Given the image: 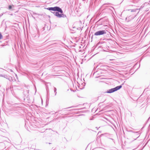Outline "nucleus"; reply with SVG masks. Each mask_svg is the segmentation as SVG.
I'll return each mask as SVG.
<instances>
[{"instance_id":"nucleus-1","label":"nucleus","mask_w":150,"mask_h":150,"mask_svg":"<svg viewBox=\"0 0 150 150\" xmlns=\"http://www.w3.org/2000/svg\"><path fill=\"white\" fill-rule=\"evenodd\" d=\"M47 9L49 11H52L56 12H54L53 13L58 18H66L67 19L65 14H64L62 9L58 6L54 7H48Z\"/></svg>"},{"instance_id":"nucleus-2","label":"nucleus","mask_w":150,"mask_h":150,"mask_svg":"<svg viewBox=\"0 0 150 150\" xmlns=\"http://www.w3.org/2000/svg\"><path fill=\"white\" fill-rule=\"evenodd\" d=\"M123 83H122L120 86H117L114 88L110 89L107 90V91L105 92L104 93H111L116 91L120 89L122 87V85H123Z\"/></svg>"},{"instance_id":"nucleus-3","label":"nucleus","mask_w":150,"mask_h":150,"mask_svg":"<svg viewBox=\"0 0 150 150\" xmlns=\"http://www.w3.org/2000/svg\"><path fill=\"white\" fill-rule=\"evenodd\" d=\"M107 31L106 30H100L96 32L94 35L96 36H98L106 34Z\"/></svg>"},{"instance_id":"nucleus-4","label":"nucleus","mask_w":150,"mask_h":150,"mask_svg":"<svg viewBox=\"0 0 150 150\" xmlns=\"http://www.w3.org/2000/svg\"><path fill=\"white\" fill-rule=\"evenodd\" d=\"M5 78L8 79L10 81H13L14 82L16 81L14 77H13L8 75H6Z\"/></svg>"},{"instance_id":"nucleus-5","label":"nucleus","mask_w":150,"mask_h":150,"mask_svg":"<svg viewBox=\"0 0 150 150\" xmlns=\"http://www.w3.org/2000/svg\"><path fill=\"white\" fill-rule=\"evenodd\" d=\"M140 135V133H139V132H136L134 133V136H136L137 137L134 140H135L137 139L138 138Z\"/></svg>"},{"instance_id":"nucleus-6","label":"nucleus","mask_w":150,"mask_h":150,"mask_svg":"<svg viewBox=\"0 0 150 150\" xmlns=\"http://www.w3.org/2000/svg\"><path fill=\"white\" fill-rule=\"evenodd\" d=\"M102 65L101 64H100L98 66V67L100 66L101 67V68H102L103 69H99V70H105L106 69H107V67L105 66H103L101 65Z\"/></svg>"},{"instance_id":"nucleus-7","label":"nucleus","mask_w":150,"mask_h":150,"mask_svg":"<svg viewBox=\"0 0 150 150\" xmlns=\"http://www.w3.org/2000/svg\"><path fill=\"white\" fill-rule=\"evenodd\" d=\"M136 15L137 14L135 15H134L133 16H129L128 17V18L130 20H132L136 16Z\"/></svg>"},{"instance_id":"nucleus-8","label":"nucleus","mask_w":150,"mask_h":150,"mask_svg":"<svg viewBox=\"0 0 150 150\" xmlns=\"http://www.w3.org/2000/svg\"><path fill=\"white\" fill-rule=\"evenodd\" d=\"M138 10V9H129L128 10V11H130L131 12H135L137 11Z\"/></svg>"},{"instance_id":"nucleus-9","label":"nucleus","mask_w":150,"mask_h":150,"mask_svg":"<svg viewBox=\"0 0 150 150\" xmlns=\"http://www.w3.org/2000/svg\"><path fill=\"white\" fill-rule=\"evenodd\" d=\"M54 92L55 93V95H56V94H57V88H56L55 87H54Z\"/></svg>"},{"instance_id":"nucleus-10","label":"nucleus","mask_w":150,"mask_h":150,"mask_svg":"<svg viewBox=\"0 0 150 150\" xmlns=\"http://www.w3.org/2000/svg\"><path fill=\"white\" fill-rule=\"evenodd\" d=\"M109 134H108V133H105V134H102V135L103 136H107L109 135Z\"/></svg>"},{"instance_id":"nucleus-11","label":"nucleus","mask_w":150,"mask_h":150,"mask_svg":"<svg viewBox=\"0 0 150 150\" xmlns=\"http://www.w3.org/2000/svg\"><path fill=\"white\" fill-rule=\"evenodd\" d=\"M5 76H6L5 74L3 75V74H0V77H3L5 78Z\"/></svg>"},{"instance_id":"nucleus-12","label":"nucleus","mask_w":150,"mask_h":150,"mask_svg":"<svg viewBox=\"0 0 150 150\" xmlns=\"http://www.w3.org/2000/svg\"><path fill=\"white\" fill-rule=\"evenodd\" d=\"M12 8V6L11 5L8 6V8L9 10L11 9Z\"/></svg>"},{"instance_id":"nucleus-13","label":"nucleus","mask_w":150,"mask_h":150,"mask_svg":"<svg viewBox=\"0 0 150 150\" xmlns=\"http://www.w3.org/2000/svg\"><path fill=\"white\" fill-rule=\"evenodd\" d=\"M3 38L2 35L1 33L0 32V39H2Z\"/></svg>"},{"instance_id":"nucleus-14","label":"nucleus","mask_w":150,"mask_h":150,"mask_svg":"<svg viewBox=\"0 0 150 150\" xmlns=\"http://www.w3.org/2000/svg\"><path fill=\"white\" fill-rule=\"evenodd\" d=\"M6 45H7V44H6V45H5V44H2V45H0V46L4 47V46Z\"/></svg>"},{"instance_id":"nucleus-15","label":"nucleus","mask_w":150,"mask_h":150,"mask_svg":"<svg viewBox=\"0 0 150 150\" xmlns=\"http://www.w3.org/2000/svg\"><path fill=\"white\" fill-rule=\"evenodd\" d=\"M75 110V109H71V110H68V111H71V110Z\"/></svg>"},{"instance_id":"nucleus-16","label":"nucleus","mask_w":150,"mask_h":150,"mask_svg":"<svg viewBox=\"0 0 150 150\" xmlns=\"http://www.w3.org/2000/svg\"><path fill=\"white\" fill-rule=\"evenodd\" d=\"M72 107H69V108H72Z\"/></svg>"},{"instance_id":"nucleus-17","label":"nucleus","mask_w":150,"mask_h":150,"mask_svg":"<svg viewBox=\"0 0 150 150\" xmlns=\"http://www.w3.org/2000/svg\"><path fill=\"white\" fill-rule=\"evenodd\" d=\"M47 94H48V90H47Z\"/></svg>"},{"instance_id":"nucleus-18","label":"nucleus","mask_w":150,"mask_h":150,"mask_svg":"<svg viewBox=\"0 0 150 150\" xmlns=\"http://www.w3.org/2000/svg\"><path fill=\"white\" fill-rule=\"evenodd\" d=\"M90 120H93V119H91H91H90Z\"/></svg>"},{"instance_id":"nucleus-19","label":"nucleus","mask_w":150,"mask_h":150,"mask_svg":"<svg viewBox=\"0 0 150 150\" xmlns=\"http://www.w3.org/2000/svg\"><path fill=\"white\" fill-rule=\"evenodd\" d=\"M83 88H81V89H83Z\"/></svg>"},{"instance_id":"nucleus-20","label":"nucleus","mask_w":150,"mask_h":150,"mask_svg":"<svg viewBox=\"0 0 150 150\" xmlns=\"http://www.w3.org/2000/svg\"><path fill=\"white\" fill-rule=\"evenodd\" d=\"M132 132H134L133 131H132Z\"/></svg>"},{"instance_id":"nucleus-21","label":"nucleus","mask_w":150,"mask_h":150,"mask_svg":"<svg viewBox=\"0 0 150 150\" xmlns=\"http://www.w3.org/2000/svg\"><path fill=\"white\" fill-rule=\"evenodd\" d=\"M16 76H17V75L16 74Z\"/></svg>"},{"instance_id":"nucleus-22","label":"nucleus","mask_w":150,"mask_h":150,"mask_svg":"<svg viewBox=\"0 0 150 150\" xmlns=\"http://www.w3.org/2000/svg\"><path fill=\"white\" fill-rule=\"evenodd\" d=\"M149 2H150V1H149Z\"/></svg>"}]
</instances>
